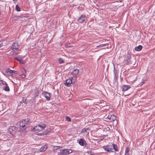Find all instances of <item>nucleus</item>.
I'll return each instance as SVG.
<instances>
[{"label":"nucleus","instance_id":"nucleus-28","mask_svg":"<svg viewBox=\"0 0 155 155\" xmlns=\"http://www.w3.org/2000/svg\"><path fill=\"white\" fill-rule=\"evenodd\" d=\"M22 101L24 103H25V104H27L28 103V101H26V99H25V97L23 98Z\"/></svg>","mask_w":155,"mask_h":155},{"label":"nucleus","instance_id":"nucleus-4","mask_svg":"<svg viewBox=\"0 0 155 155\" xmlns=\"http://www.w3.org/2000/svg\"><path fill=\"white\" fill-rule=\"evenodd\" d=\"M112 146V144L111 143L107 146H104L102 148L107 152H113V151L112 150H113Z\"/></svg>","mask_w":155,"mask_h":155},{"label":"nucleus","instance_id":"nucleus-10","mask_svg":"<svg viewBox=\"0 0 155 155\" xmlns=\"http://www.w3.org/2000/svg\"><path fill=\"white\" fill-rule=\"evenodd\" d=\"M42 95H43L47 99V100L49 101L50 100L51 94L46 91L42 93Z\"/></svg>","mask_w":155,"mask_h":155},{"label":"nucleus","instance_id":"nucleus-40","mask_svg":"<svg viewBox=\"0 0 155 155\" xmlns=\"http://www.w3.org/2000/svg\"><path fill=\"white\" fill-rule=\"evenodd\" d=\"M13 1H14L16 2V1H17V0H13Z\"/></svg>","mask_w":155,"mask_h":155},{"label":"nucleus","instance_id":"nucleus-32","mask_svg":"<svg viewBox=\"0 0 155 155\" xmlns=\"http://www.w3.org/2000/svg\"><path fill=\"white\" fill-rule=\"evenodd\" d=\"M145 83V82L144 81H143V82H142L140 84H139V85L140 86H141L143 84Z\"/></svg>","mask_w":155,"mask_h":155},{"label":"nucleus","instance_id":"nucleus-13","mask_svg":"<svg viewBox=\"0 0 155 155\" xmlns=\"http://www.w3.org/2000/svg\"><path fill=\"white\" fill-rule=\"evenodd\" d=\"M107 118L108 119L111 121H114L116 119V117L114 115L112 114L110 116H108L107 117Z\"/></svg>","mask_w":155,"mask_h":155},{"label":"nucleus","instance_id":"nucleus-42","mask_svg":"<svg viewBox=\"0 0 155 155\" xmlns=\"http://www.w3.org/2000/svg\"><path fill=\"white\" fill-rule=\"evenodd\" d=\"M3 110V109H2V110Z\"/></svg>","mask_w":155,"mask_h":155},{"label":"nucleus","instance_id":"nucleus-37","mask_svg":"<svg viewBox=\"0 0 155 155\" xmlns=\"http://www.w3.org/2000/svg\"><path fill=\"white\" fill-rule=\"evenodd\" d=\"M42 134H43V133H40V135L41 136V135H42Z\"/></svg>","mask_w":155,"mask_h":155},{"label":"nucleus","instance_id":"nucleus-35","mask_svg":"<svg viewBox=\"0 0 155 155\" xmlns=\"http://www.w3.org/2000/svg\"><path fill=\"white\" fill-rule=\"evenodd\" d=\"M18 54V53H16L15 51H13L12 54L17 55Z\"/></svg>","mask_w":155,"mask_h":155},{"label":"nucleus","instance_id":"nucleus-19","mask_svg":"<svg viewBox=\"0 0 155 155\" xmlns=\"http://www.w3.org/2000/svg\"><path fill=\"white\" fill-rule=\"evenodd\" d=\"M142 48V46L141 45H139L138 46L136 47L135 48V49L137 51H140Z\"/></svg>","mask_w":155,"mask_h":155},{"label":"nucleus","instance_id":"nucleus-18","mask_svg":"<svg viewBox=\"0 0 155 155\" xmlns=\"http://www.w3.org/2000/svg\"><path fill=\"white\" fill-rule=\"evenodd\" d=\"M112 145L113 148L115 151H118V148L116 144H113Z\"/></svg>","mask_w":155,"mask_h":155},{"label":"nucleus","instance_id":"nucleus-15","mask_svg":"<svg viewBox=\"0 0 155 155\" xmlns=\"http://www.w3.org/2000/svg\"><path fill=\"white\" fill-rule=\"evenodd\" d=\"M5 86L3 87V89L6 91H10V89L7 83L5 82V84H4Z\"/></svg>","mask_w":155,"mask_h":155},{"label":"nucleus","instance_id":"nucleus-41","mask_svg":"<svg viewBox=\"0 0 155 155\" xmlns=\"http://www.w3.org/2000/svg\"><path fill=\"white\" fill-rule=\"evenodd\" d=\"M135 80H134L133 81H135Z\"/></svg>","mask_w":155,"mask_h":155},{"label":"nucleus","instance_id":"nucleus-25","mask_svg":"<svg viewBox=\"0 0 155 155\" xmlns=\"http://www.w3.org/2000/svg\"><path fill=\"white\" fill-rule=\"evenodd\" d=\"M15 10L19 12L20 11V7L17 5L15 6Z\"/></svg>","mask_w":155,"mask_h":155},{"label":"nucleus","instance_id":"nucleus-23","mask_svg":"<svg viewBox=\"0 0 155 155\" xmlns=\"http://www.w3.org/2000/svg\"><path fill=\"white\" fill-rule=\"evenodd\" d=\"M7 70L8 71L12 74L13 73L14 74H17L18 73V72L17 71L14 70H11L9 68Z\"/></svg>","mask_w":155,"mask_h":155},{"label":"nucleus","instance_id":"nucleus-6","mask_svg":"<svg viewBox=\"0 0 155 155\" xmlns=\"http://www.w3.org/2000/svg\"><path fill=\"white\" fill-rule=\"evenodd\" d=\"M75 83V81H73V79H68L66 81V82L64 83V84L68 87L70 86L71 84H73Z\"/></svg>","mask_w":155,"mask_h":155},{"label":"nucleus","instance_id":"nucleus-7","mask_svg":"<svg viewBox=\"0 0 155 155\" xmlns=\"http://www.w3.org/2000/svg\"><path fill=\"white\" fill-rule=\"evenodd\" d=\"M19 47V45L17 41L14 42L11 47V49L12 50H17Z\"/></svg>","mask_w":155,"mask_h":155},{"label":"nucleus","instance_id":"nucleus-14","mask_svg":"<svg viewBox=\"0 0 155 155\" xmlns=\"http://www.w3.org/2000/svg\"><path fill=\"white\" fill-rule=\"evenodd\" d=\"M90 130L89 128H85L82 130L81 132L82 133L87 134H88L89 131H90Z\"/></svg>","mask_w":155,"mask_h":155},{"label":"nucleus","instance_id":"nucleus-9","mask_svg":"<svg viewBox=\"0 0 155 155\" xmlns=\"http://www.w3.org/2000/svg\"><path fill=\"white\" fill-rule=\"evenodd\" d=\"M86 16L85 15H82L77 20L78 22L80 23H82L85 21Z\"/></svg>","mask_w":155,"mask_h":155},{"label":"nucleus","instance_id":"nucleus-16","mask_svg":"<svg viewBox=\"0 0 155 155\" xmlns=\"http://www.w3.org/2000/svg\"><path fill=\"white\" fill-rule=\"evenodd\" d=\"M48 147V146L46 145L42 146L40 149V151L41 152L45 151L47 149Z\"/></svg>","mask_w":155,"mask_h":155},{"label":"nucleus","instance_id":"nucleus-33","mask_svg":"<svg viewBox=\"0 0 155 155\" xmlns=\"http://www.w3.org/2000/svg\"><path fill=\"white\" fill-rule=\"evenodd\" d=\"M90 153L91 155H93L94 154V152L92 150L90 151Z\"/></svg>","mask_w":155,"mask_h":155},{"label":"nucleus","instance_id":"nucleus-38","mask_svg":"<svg viewBox=\"0 0 155 155\" xmlns=\"http://www.w3.org/2000/svg\"><path fill=\"white\" fill-rule=\"evenodd\" d=\"M130 79H133V78H134V77H131L130 78Z\"/></svg>","mask_w":155,"mask_h":155},{"label":"nucleus","instance_id":"nucleus-22","mask_svg":"<svg viewBox=\"0 0 155 155\" xmlns=\"http://www.w3.org/2000/svg\"><path fill=\"white\" fill-rule=\"evenodd\" d=\"M114 79H117V78H118V75H117V71L116 70H115L114 69Z\"/></svg>","mask_w":155,"mask_h":155},{"label":"nucleus","instance_id":"nucleus-2","mask_svg":"<svg viewBox=\"0 0 155 155\" xmlns=\"http://www.w3.org/2000/svg\"><path fill=\"white\" fill-rule=\"evenodd\" d=\"M46 126V125L45 124H43L42 126L39 124L33 128V130L34 131H41L44 129Z\"/></svg>","mask_w":155,"mask_h":155},{"label":"nucleus","instance_id":"nucleus-26","mask_svg":"<svg viewBox=\"0 0 155 155\" xmlns=\"http://www.w3.org/2000/svg\"><path fill=\"white\" fill-rule=\"evenodd\" d=\"M5 84V82L0 79V86H2Z\"/></svg>","mask_w":155,"mask_h":155},{"label":"nucleus","instance_id":"nucleus-1","mask_svg":"<svg viewBox=\"0 0 155 155\" xmlns=\"http://www.w3.org/2000/svg\"><path fill=\"white\" fill-rule=\"evenodd\" d=\"M30 123V120L28 118L18 122L17 124V126H19L18 131H22L25 130L29 126Z\"/></svg>","mask_w":155,"mask_h":155},{"label":"nucleus","instance_id":"nucleus-29","mask_svg":"<svg viewBox=\"0 0 155 155\" xmlns=\"http://www.w3.org/2000/svg\"><path fill=\"white\" fill-rule=\"evenodd\" d=\"M130 151V148L128 147H127L126 148V150H125V153H128Z\"/></svg>","mask_w":155,"mask_h":155},{"label":"nucleus","instance_id":"nucleus-11","mask_svg":"<svg viewBox=\"0 0 155 155\" xmlns=\"http://www.w3.org/2000/svg\"><path fill=\"white\" fill-rule=\"evenodd\" d=\"M79 143L81 146H86L87 144L85 140L83 139H80L79 140Z\"/></svg>","mask_w":155,"mask_h":155},{"label":"nucleus","instance_id":"nucleus-17","mask_svg":"<svg viewBox=\"0 0 155 155\" xmlns=\"http://www.w3.org/2000/svg\"><path fill=\"white\" fill-rule=\"evenodd\" d=\"M79 73V70L78 69H75L71 72L72 75L76 76Z\"/></svg>","mask_w":155,"mask_h":155},{"label":"nucleus","instance_id":"nucleus-20","mask_svg":"<svg viewBox=\"0 0 155 155\" xmlns=\"http://www.w3.org/2000/svg\"><path fill=\"white\" fill-rule=\"evenodd\" d=\"M14 59L18 61L20 64H24L25 62L22 61V60L19 59L18 57H15Z\"/></svg>","mask_w":155,"mask_h":155},{"label":"nucleus","instance_id":"nucleus-30","mask_svg":"<svg viewBox=\"0 0 155 155\" xmlns=\"http://www.w3.org/2000/svg\"><path fill=\"white\" fill-rule=\"evenodd\" d=\"M66 120L67 121H71V119L70 118V117L68 116H67L66 117Z\"/></svg>","mask_w":155,"mask_h":155},{"label":"nucleus","instance_id":"nucleus-39","mask_svg":"<svg viewBox=\"0 0 155 155\" xmlns=\"http://www.w3.org/2000/svg\"><path fill=\"white\" fill-rule=\"evenodd\" d=\"M2 105L1 104H0V107H2Z\"/></svg>","mask_w":155,"mask_h":155},{"label":"nucleus","instance_id":"nucleus-36","mask_svg":"<svg viewBox=\"0 0 155 155\" xmlns=\"http://www.w3.org/2000/svg\"><path fill=\"white\" fill-rule=\"evenodd\" d=\"M125 155H129V153H125Z\"/></svg>","mask_w":155,"mask_h":155},{"label":"nucleus","instance_id":"nucleus-34","mask_svg":"<svg viewBox=\"0 0 155 155\" xmlns=\"http://www.w3.org/2000/svg\"><path fill=\"white\" fill-rule=\"evenodd\" d=\"M20 76H21L23 78H24L25 77V74H22L20 75Z\"/></svg>","mask_w":155,"mask_h":155},{"label":"nucleus","instance_id":"nucleus-3","mask_svg":"<svg viewBox=\"0 0 155 155\" xmlns=\"http://www.w3.org/2000/svg\"><path fill=\"white\" fill-rule=\"evenodd\" d=\"M19 129L18 128L16 127L15 126H11L9 128L8 131L10 134L13 136L15 134L17 131Z\"/></svg>","mask_w":155,"mask_h":155},{"label":"nucleus","instance_id":"nucleus-24","mask_svg":"<svg viewBox=\"0 0 155 155\" xmlns=\"http://www.w3.org/2000/svg\"><path fill=\"white\" fill-rule=\"evenodd\" d=\"M107 45H108L107 44H101L100 45H99L98 46H97V47H102L104 46H107V47H106V48H108V46Z\"/></svg>","mask_w":155,"mask_h":155},{"label":"nucleus","instance_id":"nucleus-27","mask_svg":"<svg viewBox=\"0 0 155 155\" xmlns=\"http://www.w3.org/2000/svg\"><path fill=\"white\" fill-rule=\"evenodd\" d=\"M58 61L60 64H61L64 62V61L61 58H59L58 59Z\"/></svg>","mask_w":155,"mask_h":155},{"label":"nucleus","instance_id":"nucleus-5","mask_svg":"<svg viewBox=\"0 0 155 155\" xmlns=\"http://www.w3.org/2000/svg\"><path fill=\"white\" fill-rule=\"evenodd\" d=\"M72 152L71 149L61 150H60V153L61 154L67 155L71 153Z\"/></svg>","mask_w":155,"mask_h":155},{"label":"nucleus","instance_id":"nucleus-31","mask_svg":"<svg viewBox=\"0 0 155 155\" xmlns=\"http://www.w3.org/2000/svg\"><path fill=\"white\" fill-rule=\"evenodd\" d=\"M54 148L55 149L57 150L60 148V147L59 146H54Z\"/></svg>","mask_w":155,"mask_h":155},{"label":"nucleus","instance_id":"nucleus-12","mask_svg":"<svg viewBox=\"0 0 155 155\" xmlns=\"http://www.w3.org/2000/svg\"><path fill=\"white\" fill-rule=\"evenodd\" d=\"M130 87V86L126 85H123L122 86V91H126L128 90Z\"/></svg>","mask_w":155,"mask_h":155},{"label":"nucleus","instance_id":"nucleus-8","mask_svg":"<svg viewBox=\"0 0 155 155\" xmlns=\"http://www.w3.org/2000/svg\"><path fill=\"white\" fill-rule=\"evenodd\" d=\"M131 55L130 53H127L125 59L126 61H127V64L129 65L132 64L131 61Z\"/></svg>","mask_w":155,"mask_h":155},{"label":"nucleus","instance_id":"nucleus-21","mask_svg":"<svg viewBox=\"0 0 155 155\" xmlns=\"http://www.w3.org/2000/svg\"><path fill=\"white\" fill-rule=\"evenodd\" d=\"M51 130L50 129H46L44 132H43V134H42V135H46L48 133H49L51 131Z\"/></svg>","mask_w":155,"mask_h":155}]
</instances>
